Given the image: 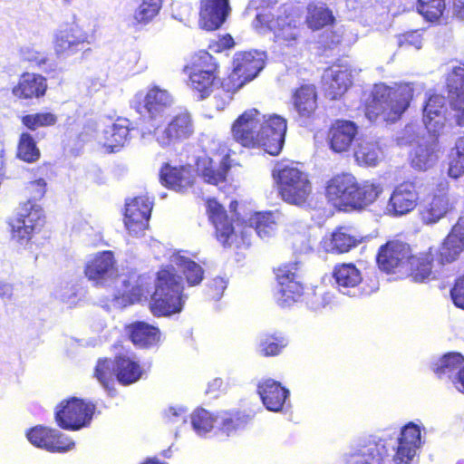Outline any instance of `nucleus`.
Returning a JSON list of instances; mask_svg holds the SVG:
<instances>
[{
    "mask_svg": "<svg viewBox=\"0 0 464 464\" xmlns=\"http://www.w3.org/2000/svg\"><path fill=\"white\" fill-rule=\"evenodd\" d=\"M170 266L171 269H162L158 273L156 289L150 303L152 314L157 316L169 315L182 308L186 298L181 295L183 281L174 273L175 268L184 275L190 286L198 285L204 276L201 266L180 252L170 256Z\"/></svg>",
    "mask_w": 464,
    "mask_h": 464,
    "instance_id": "1",
    "label": "nucleus"
},
{
    "mask_svg": "<svg viewBox=\"0 0 464 464\" xmlns=\"http://www.w3.org/2000/svg\"><path fill=\"white\" fill-rule=\"evenodd\" d=\"M286 121L273 114L264 115L256 109H249L233 122V139L244 147H259L270 155H278L285 142Z\"/></svg>",
    "mask_w": 464,
    "mask_h": 464,
    "instance_id": "2",
    "label": "nucleus"
},
{
    "mask_svg": "<svg viewBox=\"0 0 464 464\" xmlns=\"http://www.w3.org/2000/svg\"><path fill=\"white\" fill-rule=\"evenodd\" d=\"M209 219L216 228L217 238L224 246L249 244L248 236L252 229L261 238L273 236L277 228L279 215L273 212H259L249 218V226L237 224L235 227L227 218L222 206L215 199L208 201Z\"/></svg>",
    "mask_w": 464,
    "mask_h": 464,
    "instance_id": "3",
    "label": "nucleus"
},
{
    "mask_svg": "<svg viewBox=\"0 0 464 464\" xmlns=\"http://www.w3.org/2000/svg\"><path fill=\"white\" fill-rule=\"evenodd\" d=\"M413 84L401 83L390 87L375 84L371 99L366 104L365 115L370 121L394 122L399 120L410 105L413 97Z\"/></svg>",
    "mask_w": 464,
    "mask_h": 464,
    "instance_id": "4",
    "label": "nucleus"
},
{
    "mask_svg": "<svg viewBox=\"0 0 464 464\" xmlns=\"http://www.w3.org/2000/svg\"><path fill=\"white\" fill-rule=\"evenodd\" d=\"M382 191L380 185L369 181L359 184L351 174L334 177L326 187L327 198L338 208H361L376 200Z\"/></svg>",
    "mask_w": 464,
    "mask_h": 464,
    "instance_id": "5",
    "label": "nucleus"
},
{
    "mask_svg": "<svg viewBox=\"0 0 464 464\" xmlns=\"http://www.w3.org/2000/svg\"><path fill=\"white\" fill-rule=\"evenodd\" d=\"M300 19L292 14L277 15L270 13L257 14L253 27L258 33L269 30L274 34V42L282 54L293 53L300 41Z\"/></svg>",
    "mask_w": 464,
    "mask_h": 464,
    "instance_id": "6",
    "label": "nucleus"
},
{
    "mask_svg": "<svg viewBox=\"0 0 464 464\" xmlns=\"http://www.w3.org/2000/svg\"><path fill=\"white\" fill-rule=\"evenodd\" d=\"M279 194L284 201L296 206L306 202L312 191L308 175L294 165L278 167L274 170Z\"/></svg>",
    "mask_w": 464,
    "mask_h": 464,
    "instance_id": "7",
    "label": "nucleus"
},
{
    "mask_svg": "<svg viewBox=\"0 0 464 464\" xmlns=\"http://www.w3.org/2000/svg\"><path fill=\"white\" fill-rule=\"evenodd\" d=\"M86 26L92 34L83 30L84 24L80 25L76 23L70 27L57 31L53 37L55 54L59 57L67 58L82 50L85 44H89L90 38L99 26L97 15L90 14Z\"/></svg>",
    "mask_w": 464,
    "mask_h": 464,
    "instance_id": "8",
    "label": "nucleus"
},
{
    "mask_svg": "<svg viewBox=\"0 0 464 464\" xmlns=\"http://www.w3.org/2000/svg\"><path fill=\"white\" fill-rule=\"evenodd\" d=\"M151 127L153 130L146 128L141 130V138L146 139L147 136L153 135L156 142L164 149L188 139L194 132L193 122L188 112L177 114L167 125L151 124Z\"/></svg>",
    "mask_w": 464,
    "mask_h": 464,
    "instance_id": "9",
    "label": "nucleus"
},
{
    "mask_svg": "<svg viewBox=\"0 0 464 464\" xmlns=\"http://www.w3.org/2000/svg\"><path fill=\"white\" fill-rule=\"evenodd\" d=\"M218 63L208 52L200 51L189 73V86L201 99L208 96L218 84Z\"/></svg>",
    "mask_w": 464,
    "mask_h": 464,
    "instance_id": "10",
    "label": "nucleus"
},
{
    "mask_svg": "<svg viewBox=\"0 0 464 464\" xmlns=\"http://www.w3.org/2000/svg\"><path fill=\"white\" fill-rule=\"evenodd\" d=\"M93 411V404L73 397L56 407L55 420L61 428L76 430L90 423Z\"/></svg>",
    "mask_w": 464,
    "mask_h": 464,
    "instance_id": "11",
    "label": "nucleus"
},
{
    "mask_svg": "<svg viewBox=\"0 0 464 464\" xmlns=\"http://www.w3.org/2000/svg\"><path fill=\"white\" fill-rule=\"evenodd\" d=\"M234 69L228 79L239 90L246 82L252 81L264 68L263 54L256 51L237 53L233 61Z\"/></svg>",
    "mask_w": 464,
    "mask_h": 464,
    "instance_id": "12",
    "label": "nucleus"
},
{
    "mask_svg": "<svg viewBox=\"0 0 464 464\" xmlns=\"http://www.w3.org/2000/svg\"><path fill=\"white\" fill-rule=\"evenodd\" d=\"M153 202L147 196L136 197L126 202L124 223L129 232L139 236L149 227Z\"/></svg>",
    "mask_w": 464,
    "mask_h": 464,
    "instance_id": "13",
    "label": "nucleus"
},
{
    "mask_svg": "<svg viewBox=\"0 0 464 464\" xmlns=\"http://www.w3.org/2000/svg\"><path fill=\"white\" fill-rule=\"evenodd\" d=\"M85 275L96 285H105L117 278V268L112 252L103 251L95 255L85 266Z\"/></svg>",
    "mask_w": 464,
    "mask_h": 464,
    "instance_id": "14",
    "label": "nucleus"
},
{
    "mask_svg": "<svg viewBox=\"0 0 464 464\" xmlns=\"http://www.w3.org/2000/svg\"><path fill=\"white\" fill-rule=\"evenodd\" d=\"M447 89L453 119L464 126V66L454 67L448 74Z\"/></svg>",
    "mask_w": 464,
    "mask_h": 464,
    "instance_id": "15",
    "label": "nucleus"
},
{
    "mask_svg": "<svg viewBox=\"0 0 464 464\" xmlns=\"http://www.w3.org/2000/svg\"><path fill=\"white\" fill-rule=\"evenodd\" d=\"M230 10L228 0H200V28L208 31L218 29L227 20Z\"/></svg>",
    "mask_w": 464,
    "mask_h": 464,
    "instance_id": "16",
    "label": "nucleus"
},
{
    "mask_svg": "<svg viewBox=\"0 0 464 464\" xmlns=\"http://www.w3.org/2000/svg\"><path fill=\"white\" fill-rule=\"evenodd\" d=\"M411 256L409 245L402 242H389L381 248L377 262L382 270L390 273L399 267H408Z\"/></svg>",
    "mask_w": 464,
    "mask_h": 464,
    "instance_id": "17",
    "label": "nucleus"
},
{
    "mask_svg": "<svg viewBox=\"0 0 464 464\" xmlns=\"http://www.w3.org/2000/svg\"><path fill=\"white\" fill-rule=\"evenodd\" d=\"M322 82L325 95L331 100H335L352 84V74L347 67L334 65L324 71Z\"/></svg>",
    "mask_w": 464,
    "mask_h": 464,
    "instance_id": "18",
    "label": "nucleus"
},
{
    "mask_svg": "<svg viewBox=\"0 0 464 464\" xmlns=\"http://www.w3.org/2000/svg\"><path fill=\"white\" fill-rule=\"evenodd\" d=\"M357 133L358 127L353 121H335L330 127L327 136L330 149L336 153L348 151Z\"/></svg>",
    "mask_w": 464,
    "mask_h": 464,
    "instance_id": "19",
    "label": "nucleus"
},
{
    "mask_svg": "<svg viewBox=\"0 0 464 464\" xmlns=\"http://www.w3.org/2000/svg\"><path fill=\"white\" fill-rule=\"evenodd\" d=\"M420 443V428L412 423L406 425L401 430L396 452L393 456L394 463L409 464L415 457Z\"/></svg>",
    "mask_w": 464,
    "mask_h": 464,
    "instance_id": "20",
    "label": "nucleus"
},
{
    "mask_svg": "<svg viewBox=\"0 0 464 464\" xmlns=\"http://www.w3.org/2000/svg\"><path fill=\"white\" fill-rule=\"evenodd\" d=\"M419 195L415 185L411 182H404L398 185L388 204V211L395 216L405 215L415 208Z\"/></svg>",
    "mask_w": 464,
    "mask_h": 464,
    "instance_id": "21",
    "label": "nucleus"
},
{
    "mask_svg": "<svg viewBox=\"0 0 464 464\" xmlns=\"http://www.w3.org/2000/svg\"><path fill=\"white\" fill-rule=\"evenodd\" d=\"M278 289L276 292V300L279 305L288 306L297 301L302 295L303 286L296 280L295 272L286 267L279 268L276 272Z\"/></svg>",
    "mask_w": 464,
    "mask_h": 464,
    "instance_id": "22",
    "label": "nucleus"
},
{
    "mask_svg": "<svg viewBox=\"0 0 464 464\" xmlns=\"http://www.w3.org/2000/svg\"><path fill=\"white\" fill-rule=\"evenodd\" d=\"M129 132V121L118 119L115 122L103 128L98 133L97 140L109 152H113L124 146L128 140Z\"/></svg>",
    "mask_w": 464,
    "mask_h": 464,
    "instance_id": "23",
    "label": "nucleus"
},
{
    "mask_svg": "<svg viewBox=\"0 0 464 464\" xmlns=\"http://www.w3.org/2000/svg\"><path fill=\"white\" fill-rule=\"evenodd\" d=\"M354 158L359 165L377 166L384 158L380 142L372 137H360L356 141Z\"/></svg>",
    "mask_w": 464,
    "mask_h": 464,
    "instance_id": "24",
    "label": "nucleus"
},
{
    "mask_svg": "<svg viewBox=\"0 0 464 464\" xmlns=\"http://www.w3.org/2000/svg\"><path fill=\"white\" fill-rule=\"evenodd\" d=\"M445 99L442 95L432 94L423 109V122L429 132L438 134L445 125Z\"/></svg>",
    "mask_w": 464,
    "mask_h": 464,
    "instance_id": "25",
    "label": "nucleus"
},
{
    "mask_svg": "<svg viewBox=\"0 0 464 464\" xmlns=\"http://www.w3.org/2000/svg\"><path fill=\"white\" fill-rule=\"evenodd\" d=\"M464 250V217L459 218L440 248L441 264L454 261Z\"/></svg>",
    "mask_w": 464,
    "mask_h": 464,
    "instance_id": "26",
    "label": "nucleus"
},
{
    "mask_svg": "<svg viewBox=\"0 0 464 464\" xmlns=\"http://www.w3.org/2000/svg\"><path fill=\"white\" fill-rule=\"evenodd\" d=\"M47 88L46 80L40 74L24 72L16 85L12 88V94L18 99H32L44 95Z\"/></svg>",
    "mask_w": 464,
    "mask_h": 464,
    "instance_id": "27",
    "label": "nucleus"
},
{
    "mask_svg": "<svg viewBox=\"0 0 464 464\" xmlns=\"http://www.w3.org/2000/svg\"><path fill=\"white\" fill-rule=\"evenodd\" d=\"M387 450L382 442H371L353 450L344 457L345 464H382Z\"/></svg>",
    "mask_w": 464,
    "mask_h": 464,
    "instance_id": "28",
    "label": "nucleus"
},
{
    "mask_svg": "<svg viewBox=\"0 0 464 464\" xmlns=\"http://www.w3.org/2000/svg\"><path fill=\"white\" fill-rule=\"evenodd\" d=\"M333 276L339 291L348 295L356 294L355 289L362 279L361 272L353 264L337 265Z\"/></svg>",
    "mask_w": 464,
    "mask_h": 464,
    "instance_id": "29",
    "label": "nucleus"
},
{
    "mask_svg": "<svg viewBox=\"0 0 464 464\" xmlns=\"http://www.w3.org/2000/svg\"><path fill=\"white\" fill-rule=\"evenodd\" d=\"M258 393L268 411H278L289 395L288 390L274 380H266L258 385Z\"/></svg>",
    "mask_w": 464,
    "mask_h": 464,
    "instance_id": "30",
    "label": "nucleus"
},
{
    "mask_svg": "<svg viewBox=\"0 0 464 464\" xmlns=\"http://www.w3.org/2000/svg\"><path fill=\"white\" fill-rule=\"evenodd\" d=\"M194 173L189 167L172 168L166 166L160 173L161 182L169 188L182 192L191 187Z\"/></svg>",
    "mask_w": 464,
    "mask_h": 464,
    "instance_id": "31",
    "label": "nucleus"
},
{
    "mask_svg": "<svg viewBox=\"0 0 464 464\" xmlns=\"http://www.w3.org/2000/svg\"><path fill=\"white\" fill-rule=\"evenodd\" d=\"M230 169L229 156L222 157L218 165L212 159H203L198 163V170L205 182L218 186L226 181V177Z\"/></svg>",
    "mask_w": 464,
    "mask_h": 464,
    "instance_id": "32",
    "label": "nucleus"
},
{
    "mask_svg": "<svg viewBox=\"0 0 464 464\" xmlns=\"http://www.w3.org/2000/svg\"><path fill=\"white\" fill-rule=\"evenodd\" d=\"M171 104V95L158 86L150 88L144 97V108L151 119L161 116Z\"/></svg>",
    "mask_w": 464,
    "mask_h": 464,
    "instance_id": "33",
    "label": "nucleus"
},
{
    "mask_svg": "<svg viewBox=\"0 0 464 464\" xmlns=\"http://www.w3.org/2000/svg\"><path fill=\"white\" fill-rule=\"evenodd\" d=\"M114 371L117 380L124 385L136 382L142 375L138 362L127 354L116 357Z\"/></svg>",
    "mask_w": 464,
    "mask_h": 464,
    "instance_id": "34",
    "label": "nucleus"
},
{
    "mask_svg": "<svg viewBox=\"0 0 464 464\" xmlns=\"http://www.w3.org/2000/svg\"><path fill=\"white\" fill-rule=\"evenodd\" d=\"M250 420L251 416L239 411H222L216 416V432L230 436Z\"/></svg>",
    "mask_w": 464,
    "mask_h": 464,
    "instance_id": "35",
    "label": "nucleus"
},
{
    "mask_svg": "<svg viewBox=\"0 0 464 464\" xmlns=\"http://www.w3.org/2000/svg\"><path fill=\"white\" fill-rule=\"evenodd\" d=\"M438 153V143L434 139L420 143L414 150L411 164L415 169L426 170L436 163Z\"/></svg>",
    "mask_w": 464,
    "mask_h": 464,
    "instance_id": "36",
    "label": "nucleus"
},
{
    "mask_svg": "<svg viewBox=\"0 0 464 464\" xmlns=\"http://www.w3.org/2000/svg\"><path fill=\"white\" fill-rule=\"evenodd\" d=\"M359 242L360 239L352 235L348 228L340 227L332 234L330 238L324 241V248L327 252L345 253Z\"/></svg>",
    "mask_w": 464,
    "mask_h": 464,
    "instance_id": "37",
    "label": "nucleus"
},
{
    "mask_svg": "<svg viewBox=\"0 0 464 464\" xmlns=\"http://www.w3.org/2000/svg\"><path fill=\"white\" fill-rule=\"evenodd\" d=\"M333 12L324 3H310L306 7L305 23L312 30H319L332 24Z\"/></svg>",
    "mask_w": 464,
    "mask_h": 464,
    "instance_id": "38",
    "label": "nucleus"
},
{
    "mask_svg": "<svg viewBox=\"0 0 464 464\" xmlns=\"http://www.w3.org/2000/svg\"><path fill=\"white\" fill-rule=\"evenodd\" d=\"M452 206L447 194L435 195L431 201L428 203L422 212L421 218L424 223L433 224L442 218Z\"/></svg>",
    "mask_w": 464,
    "mask_h": 464,
    "instance_id": "39",
    "label": "nucleus"
},
{
    "mask_svg": "<svg viewBox=\"0 0 464 464\" xmlns=\"http://www.w3.org/2000/svg\"><path fill=\"white\" fill-rule=\"evenodd\" d=\"M294 105L299 116L309 118L316 109V93L313 85L300 87L294 95Z\"/></svg>",
    "mask_w": 464,
    "mask_h": 464,
    "instance_id": "40",
    "label": "nucleus"
},
{
    "mask_svg": "<svg viewBox=\"0 0 464 464\" xmlns=\"http://www.w3.org/2000/svg\"><path fill=\"white\" fill-rule=\"evenodd\" d=\"M129 333L132 343L140 347L154 345L160 340L159 329L143 322L131 324Z\"/></svg>",
    "mask_w": 464,
    "mask_h": 464,
    "instance_id": "41",
    "label": "nucleus"
},
{
    "mask_svg": "<svg viewBox=\"0 0 464 464\" xmlns=\"http://www.w3.org/2000/svg\"><path fill=\"white\" fill-rule=\"evenodd\" d=\"M433 260L432 254H422L420 256H411V260L408 267L411 270V276L415 282H423L429 279L431 276V261Z\"/></svg>",
    "mask_w": 464,
    "mask_h": 464,
    "instance_id": "42",
    "label": "nucleus"
},
{
    "mask_svg": "<svg viewBox=\"0 0 464 464\" xmlns=\"http://www.w3.org/2000/svg\"><path fill=\"white\" fill-rule=\"evenodd\" d=\"M15 219L34 230L42 227L44 222L41 207L31 200L20 208L18 217Z\"/></svg>",
    "mask_w": 464,
    "mask_h": 464,
    "instance_id": "43",
    "label": "nucleus"
},
{
    "mask_svg": "<svg viewBox=\"0 0 464 464\" xmlns=\"http://www.w3.org/2000/svg\"><path fill=\"white\" fill-rule=\"evenodd\" d=\"M464 362L463 356L459 353H450L440 358L433 366L434 372L441 377H452L453 373H457L462 368Z\"/></svg>",
    "mask_w": 464,
    "mask_h": 464,
    "instance_id": "44",
    "label": "nucleus"
},
{
    "mask_svg": "<svg viewBox=\"0 0 464 464\" xmlns=\"http://www.w3.org/2000/svg\"><path fill=\"white\" fill-rule=\"evenodd\" d=\"M190 422L194 431L199 436L216 429V416L205 409L196 410L190 416Z\"/></svg>",
    "mask_w": 464,
    "mask_h": 464,
    "instance_id": "45",
    "label": "nucleus"
},
{
    "mask_svg": "<svg viewBox=\"0 0 464 464\" xmlns=\"http://www.w3.org/2000/svg\"><path fill=\"white\" fill-rule=\"evenodd\" d=\"M40 155L34 138L27 132L22 133L18 142L17 157L25 162L33 163L39 160Z\"/></svg>",
    "mask_w": 464,
    "mask_h": 464,
    "instance_id": "46",
    "label": "nucleus"
},
{
    "mask_svg": "<svg viewBox=\"0 0 464 464\" xmlns=\"http://www.w3.org/2000/svg\"><path fill=\"white\" fill-rule=\"evenodd\" d=\"M161 5V0H142L134 12L133 19L138 24H146L159 14Z\"/></svg>",
    "mask_w": 464,
    "mask_h": 464,
    "instance_id": "47",
    "label": "nucleus"
},
{
    "mask_svg": "<svg viewBox=\"0 0 464 464\" xmlns=\"http://www.w3.org/2000/svg\"><path fill=\"white\" fill-rule=\"evenodd\" d=\"M464 174V136L457 140L455 148L451 151L449 167V175L458 179Z\"/></svg>",
    "mask_w": 464,
    "mask_h": 464,
    "instance_id": "48",
    "label": "nucleus"
},
{
    "mask_svg": "<svg viewBox=\"0 0 464 464\" xmlns=\"http://www.w3.org/2000/svg\"><path fill=\"white\" fill-rule=\"evenodd\" d=\"M446 5L444 0H418L417 11L428 21L438 20L443 14Z\"/></svg>",
    "mask_w": 464,
    "mask_h": 464,
    "instance_id": "49",
    "label": "nucleus"
},
{
    "mask_svg": "<svg viewBox=\"0 0 464 464\" xmlns=\"http://www.w3.org/2000/svg\"><path fill=\"white\" fill-rule=\"evenodd\" d=\"M115 362L108 359H101L98 361L94 371V376L98 382L106 389L113 382L115 376Z\"/></svg>",
    "mask_w": 464,
    "mask_h": 464,
    "instance_id": "50",
    "label": "nucleus"
},
{
    "mask_svg": "<svg viewBox=\"0 0 464 464\" xmlns=\"http://www.w3.org/2000/svg\"><path fill=\"white\" fill-rule=\"evenodd\" d=\"M53 429H48L43 426H36L31 429L26 436L28 440L34 446L38 448L44 449L48 450V445L50 444V440L54 436L53 434Z\"/></svg>",
    "mask_w": 464,
    "mask_h": 464,
    "instance_id": "51",
    "label": "nucleus"
},
{
    "mask_svg": "<svg viewBox=\"0 0 464 464\" xmlns=\"http://www.w3.org/2000/svg\"><path fill=\"white\" fill-rule=\"evenodd\" d=\"M57 118L50 112L35 113L25 115L22 119V122L30 130H36L39 127L51 126L55 124Z\"/></svg>",
    "mask_w": 464,
    "mask_h": 464,
    "instance_id": "52",
    "label": "nucleus"
},
{
    "mask_svg": "<svg viewBox=\"0 0 464 464\" xmlns=\"http://www.w3.org/2000/svg\"><path fill=\"white\" fill-rule=\"evenodd\" d=\"M286 344L287 342L284 337H266L261 341L259 351L265 356H273L278 354Z\"/></svg>",
    "mask_w": 464,
    "mask_h": 464,
    "instance_id": "53",
    "label": "nucleus"
},
{
    "mask_svg": "<svg viewBox=\"0 0 464 464\" xmlns=\"http://www.w3.org/2000/svg\"><path fill=\"white\" fill-rule=\"evenodd\" d=\"M234 83L235 82H229L228 79L227 82L223 83L222 89L214 96L213 102L217 110H224L231 102L234 92L237 91L235 90Z\"/></svg>",
    "mask_w": 464,
    "mask_h": 464,
    "instance_id": "54",
    "label": "nucleus"
},
{
    "mask_svg": "<svg viewBox=\"0 0 464 464\" xmlns=\"http://www.w3.org/2000/svg\"><path fill=\"white\" fill-rule=\"evenodd\" d=\"M12 237L20 245H24L31 239L32 234L34 229L25 227L24 223L14 219L10 222Z\"/></svg>",
    "mask_w": 464,
    "mask_h": 464,
    "instance_id": "55",
    "label": "nucleus"
},
{
    "mask_svg": "<svg viewBox=\"0 0 464 464\" xmlns=\"http://www.w3.org/2000/svg\"><path fill=\"white\" fill-rule=\"evenodd\" d=\"M53 434H54V436H52L53 438L50 440V444H47L48 451L63 452L74 447V442L59 430H53Z\"/></svg>",
    "mask_w": 464,
    "mask_h": 464,
    "instance_id": "56",
    "label": "nucleus"
},
{
    "mask_svg": "<svg viewBox=\"0 0 464 464\" xmlns=\"http://www.w3.org/2000/svg\"><path fill=\"white\" fill-rule=\"evenodd\" d=\"M333 300V295L329 292L323 291L322 289L314 290L313 295L308 299L310 308L318 311L324 308Z\"/></svg>",
    "mask_w": 464,
    "mask_h": 464,
    "instance_id": "57",
    "label": "nucleus"
},
{
    "mask_svg": "<svg viewBox=\"0 0 464 464\" xmlns=\"http://www.w3.org/2000/svg\"><path fill=\"white\" fill-rule=\"evenodd\" d=\"M398 44L401 47H410L412 46L415 49L419 50L422 45V39L420 34L417 32H409L403 34H400L398 37Z\"/></svg>",
    "mask_w": 464,
    "mask_h": 464,
    "instance_id": "58",
    "label": "nucleus"
},
{
    "mask_svg": "<svg viewBox=\"0 0 464 464\" xmlns=\"http://www.w3.org/2000/svg\"><path fill=\"white\" fill-rule=\"evenodd\" d=\"M165 417L168 420V421L173 424L186 423L187 411L182 407H170L166 411Z\"/></svg>",
    "mask_w": 464,
    "mask_h": 464,
    "instance_id": "59",
    "label": "nucleus"
},
{
    "mask_svg": "<svg viewBox=\"0 0 464 464\" xmlns=\"http://www.w3.org/2000/svg\"><path fill=\"white\" fill-rule=\"evenodd\" d=\"M227 287V283L222 277L214 278L208 285V295L213 299H218Z\"/></svg>",
    "mask_w": 464,
    "mask_h": 464,
    "instance_id": "60",
    "label": "nucleus"
},
{
    "mask_svg": "<svg viewBox=\"0 0 464 464\" xmlns=\"http://www.w3.org/2000/svg\"><path fill=\"white\" fill-rule=\"evenodd\" d=\"M451 297L456 306L464 309V276L457 281L451 290Z\"/></svg>",
    "mask_w": 464,
    "mask_h": 464,
    "instance_id": "61",
    "label": "nucleus"
},
{
    "mask_svg": "<svg viewBox=\"0 0 464 464\" xmlns=\"http://www.w3.org/2000/svg\"><path fill=\"white\" fill-rule=\"evenodd\" d=\"M46 182L44 179H39L29 183L27 189L34 199H40L45 194Z\"/></svg>",
    "mask_w": 464,
    "mask_h": 464,
    "instance_id": "62",
    "label": "nucleus"
},
{
    "mask_svg": "<svg viewBox=\"0 0 464 464\" xmlns=\"http://www.w3.org/2000/svg\"><path fill=\"white\" fill-rule=\"evenodd\" d=\"M13 285L5 282H0V298L10 300L13 295Z\"/></svg>",
    "mask_w": 464,
    "mask_h": 464,
    "instance_id": "63",
    "label": "nucleus"
},
{
    "mask_svg": "<svg viewBox=\"0 0 464 464\" xmlns=\"http://www.w3.org/2000/svg\"><path fill=\"white\" fill-rule=\"evenodd\" d=\"M453 382L457 390L464 393V366L456 373Z\"/></svg>",
    "mask_w": 464,
    "mask_h": 464,
    "instance_id": "64",
    "label": "nucleus"
}]
</instances>
